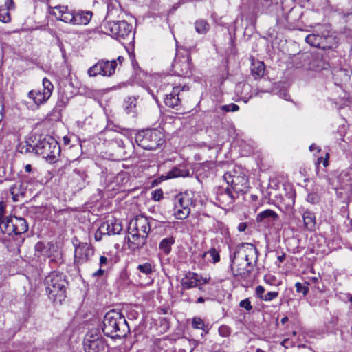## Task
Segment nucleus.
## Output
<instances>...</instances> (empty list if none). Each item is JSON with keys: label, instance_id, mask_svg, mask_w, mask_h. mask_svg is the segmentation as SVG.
<instances>
[{"label": "nucleus", "instance_id": "1", "mask_svg": "<svg viewBox=\"0 0 352 352\" xmlns=\"http://www.w3.org/2000/svg\"><path fill=\"white\" fill-rule=\"evenodd\" d=\"M102 331L112 338H122L129 332V327L121 312L111 310L104 317Z\"/></svg>", "mask_w": 352, "mask_h": 352}, {"label": "nucleus", "instance_id": "2", "mask_svg": "<svg viewBox=\"0 0 352 352\" xmlns=\"http://www.w3.org/2000/svg\"><path fill=\"white\" fill-rule=\"evenodd\" d=\"M46 292L50 299L61 303L66 297L67 282L65 276L58 272H52L45 278Z\"/></svg>", "mask_w": 352, "mask_h": 352}, {"label": "nucleus", "instance_id": "3", "mask_svg": "<svg viewBox=\"0 0 352 352\" xmlns=\"http://www.w3.org/2000/svg\"><path fill=\"white\" fill-rule=\"evenodd\" d=\"M135 142L144 149L155 150L164 144V135L157 129L143 130L136 134Z\"/></svg>", "mask_w": 352, "mask_h": 352}, {"label": "nucleus", "instance_id": "4", "mask_svg": "<svg viewBox=\"0 0 352 352\" xmlns=\"http://www.w3.org/2000/svg\"><path fill=\"white\" fill-rule=\"evenodd\" d=\"M36 153L52 162L60 155V146L52 137L40 136L36 142Z\"/></svg>", "mask_w": 352, "mask_h": 352}, {"label": "nucleus", "instance_id": "5", "mask_svg": "<svg viewBox=\"0 0 352 352\" xmlns=\"http://www.w3.org/2000/svg\"><path fill=\"white\" fill-rule=\"evenodd\" d=\"M196 200L192 192L186 191L179 193L175 198L174 214L177 219H185L188 217L190 207H195Z\"/></svg>", "mask_w": 352, "mask_h": 352}, {"label": "nucleus", "instance_id": "6", "mask_svg": "<svg viewBox=\"0 0 352 352\" xmlns=\"http://www.w3.org/2000/svg\"><path fill=\"white\" fill-rule=\"evenodd\" d=\"M258 252L256 248L252 243H243L238 245L230 255L231 261L248 263V267L252 264H257Z\"/></svg>", "mask_w": 352, "mask_h": 352}, {"label": "nucleus", "instance_id": "7", "mask_svg": "<svg viewBox=\"0 0 352 352\" xmlns=\"http://www.w3.org/2000/svg\"><path fill=\"white\" fill-rule=\"evenodd\" d=\"M225 181L230 188L236 194L243 195L245 193L249 186L248 179L243 173H238L235 170L233 172L226 173L223 175Z\"/></svg>", "mask_w": 352, "mask_h": 352}, {"label": "nucleus", "instance_id": "8", "mask_svg": "<svg viewBox=\"0 0 352 352\" xmlns=\"http://www.w3.org/2000/svg\"><path fill=\"white\" fill-rule=\"evenodd\" d=\"M83 345L85 352H105L108 348L105 339L96 331L87 333Z\"/></svg>", "mask_w": 352, "mask_h": 352}, {"label": "nucleus", "instance_id": "9", "mask_svg": "<svg viewBox=\"0 0 352 352\" xmlns=\"http://www.w3.org/2000/svg\"><path fill=\"white\" fill-rule=\"evenodd\" d=\"M2 227L3 233L8 235H20L26 232L29 228L25 219L16 217H7V221Z\"/></svg>", "mask_w": 352, "mask_h": 352}, {"label": "nucleus", "instance_id": "10", "mask_svg": "<svg viewBox=\"0 0 352 352\" xmlns=\"http://www.w3.org/2000/svg\"><path fill=\"white\" fill-rule=\"evenodd\" d=\"M107 29L112 36L118 40L126 39L132 34V25L126 21L109 22Z\"/></svg>", "mask_w": 352, "mask_h": 352}, {"label": "nucleus", "instance_id": "11", "mask_svg": "<svg viewBox=\"0 0 352 352\" xmlns=\"http://www.w3.org/2000/svg\"><path fill=\"white\" fill-rule=\"evenodd\" d=\"M43 91L40 89H34L28 93V96L37 105L45 102L51 96L54 86L50 80L47 78L43 79Z\"/></svg>", "mask_w": 352, "mask_h": 352}, {"label": "nucleus", "instance_id": "12", "mask_svg": "<svg viewBox=\"0 0 352 352\" xmlns=\"http://www.w3.org/2000/svg\"><path fill=\"white\" fill-rule=\"evenodd\" d=\"M189 90L188 86H176L173 88V91L170 94H167L164 98L165 104L172 109H179L181 107V100L183 96L182 92L187 91Z\"/></svg>", "mask_w": 352, "mask_h": 352}, {"label": "nucleus", "instance_id": "13", "mask_svg": "<svg viewBox=\"0 0 352 352\" xmlns=\"http://www.w3.org/2000/svg\"><path fill=\"white\" fill-rule=\"evenodd\" d=\"M94 250L87 243H80L75 248V263L78 265L83 264L89 261L94 255Z\"/></svg>", "mask_w": 352, "mask_h": 352}, {"label": "nucleus", "instance_id": "14", "mask_svg": "<svg viewBox=\"0 0 352 352\" xmlns=\"http://www.w3.org/2000/svg\"><path fill=\"white\" fill-rule=\"evenodd\" d=\"M173 67L175 72L180 76H188L191 74V61L189 55L177 56L173 63Z\"/></svg>", "mask_w": 352, "mask_h": 352}, {"label": "nucleus", "instance_id": "15", "mask_svg": "<svg viewBox=\"0 0 352 352\" xmlns=\"http://www.w3.org/2000/svg\"><path fill=\"white\" fill-rule=\"evenodd\" d=\"M50 9V14L54 16L57 20L74 25L76 10L69 11L67 6H57Z\"/></svg>", "mask_w": 352, "mask_h": 352}, {"label": "nucleus", "instance_id": "16", "mask_svg": "<svg viewBox=\"0 0 352 352\" xmlns=\"http://www.w3.org/2000/svg\"><path fill=\"white\" fill-rule=\"evenodd\" d=\"M128 230L148 236L151 231L150 221L144 216H138L130 221Z\"/></svg>", "mask_w": 352, "mask_h": 352}, {"label": "nucleus", "instance_id": "17", "mask_svg": "<svg viewBox=\"0 0 352 352\" xmlns=\"http://www.w3.org/2000/svg\"><path fill=\"white\" fill-rule=\"evenodd\" d=\"M256 264H252L248 267V263L231 261V269L234 276H239L243 280L250 277Z\"/></svg>", "mask_w": 352, "mask_h": 352}, {"label": "nucleus", "instance_id": "18", "mask_svg": "<svg viewBox=\"0 0 352 352\" xmlns=\"http://www.w3.org/2000/svg\"><path fill=\"white\" fill-rule=\"evenodd\" d=\"M238 197V195H236L229 187L220 189L217 193V200L222 208L230 206Z\"/></svg>", "mask_w": 352, "mask_h": 352}, {"label": "nucleus", "instance_id": "19", "mask_svg": "<svg viewBox=\"0 0 352 352\" xmlns=\"http://www.w3.org/2000/svg\"><path fill=\"white\" fill-rule=\"evenodd\" d=\"M148 236L128 230V245L132 250H140L146 244Z\"/></svg>", "mask_w": 352, "mask_h": 352}, {"label": "nucleus", "instance_id": "20", "mask_svg": "<svg viewBox=\"0 0 352 352\" xmlns=\"http://www.w3.org/2000/svg\"><path fill=\"white\" fill-rule=\"evenodd\" d=\"M101 230L105 232L107 235L119 234L122 230L120 222L116 219L107 220L101 225Z\"/></svg>", "mask_w": 352, "mask_h": 352}, {"label": "nucleus", "instance_id": "21", "mask_svg": "<svg viewBox=\"0 0 352 352\" xmlns=\"http://www.w3.org/2000/svg\"><path fill=\"white\" fill-rule=\"evenodd\" d=\"M200 278L201 276L198 274L189 272L181 280L182 289H190L197 287L201 282Z\"/></svg>", "mask_w": 352, "mask_h": 352}, {"label": "nucleus", "instance_id": "22", "mask_svg": "<svg viewBox=\"0 0 352 352\" xmlns=\"http://www.w3.org/2000/svg\"><path fill=\"white\" fill-rule=\"evenodd\" d=\"M329 67V63L327 62L322 56L319 54H312L309 58V68L312 70L322 71L327 69Z\"/></svg>", "mask_w": 352, "mask_h": 352}, {"label": "nucleus", "instance_id": "23", "mask_svg": "<svg viewBox=\"0 0 352 352\" xmlns=\"http://www.w3.org/2000/svg\"><path fill=\"white\" fill-rule=\"evenodd\" d=\"M278 219L279 216L275 211L267 209L258 213L256 216V220L258 223L273 224L274 222L277 221Z\"/></svg>", "mask_w": 352, "mask_h": 352}, {"label": "nucleus", "instance_id": "24", "mask_svg": "<svg viewBox=\"0 0 352 352\" xmlns=\"http://www.w3.org/2000/svg\"><path fill=\"white\" fill-rule=\"evenodd\" d=\"M337 45V41L336 36L330 34L329 31L326 28L322 31V38L320 42V48L322 50L332 49Z\"/></svg>", "mask_w": 352, "mask_h": 352}, {"label": "nucleus", "instance_id": "25", "mask_svg": "<svg viewBox=\"0 0 352 352\" xmlns=\"http://www.w3.org/2000/svg\"><path fill=\"white\" fill-rule=\"evenodd\" d=\"M190 172L183 166L174 167L171 170L168 172L166 175H162L163 179H168L176 178L178 177H186L189 176Z\"/></svg>", "mask_w": 352, "mask_h": 352}, {"label": "nucleus", "instance_id": "26", "mask_svg": "<svg viewBox=\"0 0 352 352\" xmlns=\"http://www.w3.org/2000/svg\"><path fill=\"white\" fill-rule=\"evenodd\" d=\"M93 13L89 10H78L75 11L74 25H87L89 23Z\"/></svg>", "mask_w": 352, "mask_h": 352}, {"label": "nucleus", "instance_id": "27", "mask_svg": "<svg viewBox=\"0 0 352 352\" xmlns=\"http://www.w3.org/2000/svg\"><path fill=\"white\" fill-rule=\"evenodd\" d=\"M36 136H31L28 140L21 142L19 145V151L21 153H28L34 152L36 153Z\"/></svg>", "mask_w": 352, "mask_h": 352}, {"label": "nucleus", "instance_id": "28", "mask_svg": "<svg viewBox=\"0 0 352 352\" xmlns=\"http://www.w3.org/2000/svg\"><path fill=\"white\" fill-rule=\"evenodd\" d=\"M100 62L103 70V76H111L115 73L118 66V63H116V60H109L101 59Z\"/></svg>", "mask_w": 352, "mask_h": 352}, {"label": "nucleus", "instance_id": "29", "mask_svg": "<svg viewBox=\"0 0 352 352\" xmlns=\"http://www.w3.org/2000/svg\"><path fill=\"white\" fill-rule=\"evenodd\" d=\"M265 66L261 61H254L252 63L251 73L255 79L260 78L263 76Z\"/></svg>", "mask_w": 352, "mask_h": 352}, {"label": "nucleus", "instance_id": "30", "mask_svg": "<svg viewBox=\"0 0 352 352\" xmlns=\"http://www.w3.org/2000/svg\"><path fill=\"white\" fill-rule=\"evenodd\" d=\"M175 243V238L170 236L163 239L159 245V249L166 255L170 253L172 250V245Z\"/></svg>", "mask_w": 352, "mask_h": 352}, {"label": "nucleus", "instance_id": "31", "mask_svg": "<svg viewBox=\"0 0 352 352\" xmlns=\"http://www.w3.org/2000/svg\"><path fill=\"white\" fill-rule=\"evenodd\" d=\"M10 193L12 195V199L14 201H18L20 197H24L25 194V188L23 184H15L10 188Z\"/></svg>", "mask_w": 352, "mask_h": 352}, {"label": "nucleus", "instance_id": "32", "mask_svg": "<svg viewBox=\"0 0 352 352\" xmlns=\"http://www.w3.org/2000/svg\"><path fill=\"white\" fill-rule=\"evenodd\" d=\"M305 227L309 230L314 228L316 225V217L314 213L305 211L302 215Z\"/></svg>", "mask_w": 352, "mask_h": 352}, {"label": "nucleus", "instance_id": "33", "mask_svg": "<svg viewBox=\"0 0 352 352\" xmlns=\"http://www.w3.org/2000/svg\"><path fill=\"white\" fill-rule=\"evenodd\" d=\"M322 38V32H321V34L314 33L309 34L308 36H306L305 41L311 46L320 48Z\"/></svg>", "mask_w": 352, "mask_h": 352}, {"label": "nucleus", "instance_id": "34", "mask_svg": "<svg viewBox=\"0 0 352 352\" xmlns=\"http://www.w3.org/2000/svg\"><path fill=\"white\" fill-rule=\"evenodd\" d=\"M195 28L199 34H206L210 29L209 23L204 19H199L195 21Z\"/></svg>", "mask_w": 352, "mask_h": 352}, {"label": "nucleus", "instance_id": "35", "mask_svg": "<svg viewBox=\"0 0 352 352\" xmlns=\"http://www.w3.org/2000/svg\"><path fill=\"white\" fill-rule=\"evenodd\" d=\"M137 104V98L134 96H129L125 100L124 107L126 111L129 113L135 111Z\"/></svg>", "mask_w": 352, "mask_h": 352}, {"label": "nucleus", "instance_id": "36", "mask_svg": "<svg viewBox=\"0 0 352 352\" xmlns=\"http://www.w3.org/2000/svg\"><path fill=\"white\" fill-rule=\"evenodd\" d=\"M87 74L91 77H94L98 75L103 76V70L101 65L100 60H99L94 65L89 67Z\"/></svg>", "mask_w": 352, "mask_h": 352}, {"label": "nucleus", "instance_id": "37", "mask_svg": "<svg viewBox=\"0 0 352 352\" xmlns=\"http://www.w3.org/2000/svg\"><path fill=\"white\" fill-rule=\"evenodd\" d=\"M86 175L84 173L78 172L75 173L72 177V181L76 183V187L78 189H82L85 187Z\"/></svg>", "mask_w": 352, "mask_h": 352}, {"label": "nucleus", "instance_id": "38", "mask_svg": "<svg viewBox=\"0 0 352 352\" xmlns=\"http://www.w3.org/2000/svg\"><path fill=\"white\" fill-rule=\"evenodd\" d=\"M35 256L40 257L41 256H46L48 254L49 250L45 245L41 242H38L34 246Z\"/></svg>", "mask_w": 352, "mask_h": 352}, {"label": "nucleus", "instance_id": "39", "mask_svg": "<svg viewBox=\"0 0 352 352\" xmlns=\"http://www.w3.org/2000/svg\"><path fill=\"white\" fill-rule=\"evenodd\" d=\"M137 268L140 272L144 274L145 275H149L154 271V266L152 265L150 263L140 264Z\"/></svg>", "mask_w": 352, "mask_h": 352}, {"label": "nucleus", "instance_id": "40", "mask_svg": "<svg viewBox=\"0 0 352 352\" xmlns=\"http://www.w3.org/2000/svg\"><path fill=\"white\" fill-rule=\"evenodd\" d=\"M208 254L212 257L214 263H218L220 261L219 253L214 248L210 249L208 252H204L201 255L202 258H205Z\"/></svg>", "mask_w": 352, "mask_h": 352}, {"label": "nucleus", "instance_id": "41", "mask_svg": "<svg viewBox=\"0 0 352 352\" xmlns=\"http://www.w3.org/2000/svg\"><path fill=\"white\" fill-rule=\"evenodd\" d=\"M5 214V204L3 202H0V232L3 233V228L2 227L7 221V217L4 218Z\"/></svg>", "mask_w": 352, "mask_h": 352}, {"label": "nucleus", "instance_id": "42", "mask_svg": "<svg viewBox=\"0 0 352 352\" xmlns=\"http://www.w3.org/2000/svg\"><path fill=\"white\" fill-rule=\"evenodd\" d=\"M308 285L309 284L307 283L301 284L300 283L297 282L295 284V287H296V292L298 293H302L303 296H305L309 292Z\"/></svg>", "mask_w": 352, "mask_h": 352}, {"label": "nucleus", "instance_id": "43", "mask_svg": "<svg viewBox=\"0 0 352 352\" xmlns=\"http://www.w3.org/2000/svg\"><path fill=\"white\" fill-rule=\"evenodd\" d=\"M192 326L195 329H204L205 324L201 318L196 317L192 319Z\"/></svg>", "mask_w": 352, "mask_h": 352}, {"label": "nucleus", "instance_id": "44", "mask_svg": "<svg viewBox=\"0 0 352 352\" xmlns=\"http://www.w3.org/2000/svg\"><path fill=\"white\" fill-rule=\"evenodd\" d=\"M219 333L222 337H228L231 333L230 329L227 325H221L219 328Z\"/></svg>", "mask_w": 352, "mask_h": 352}, {"label": "nucleus", "instance_id": "45", "mask_svg": "<svg viewBox=\"0 0 352 352\" xmlns=\"http://www.w3.org/2000/svg\"><path fill=\"white\" fill-rule=\"evenodd\" d=\"M278 296V292H269L263 297L262 300L263 301H271L275 298H276Z\"/></svg>", "mask_w": 352, "mask_h": 352}, {"label": "nucleus", "instance_id": "46", "mask_svg": "<svg viewBox=\"0 0 352 352\" xmlns=\"http://www.w3.org/2000/svg\"><path fill=\"white\" fill-rule=\"evenodd\" d=\"M239 305L241 307L244 308L247 311H250L252 309V306L248 298H245L241 300L239 303Z\"/></svg>", "mask_w": 352, "mask_h": 352}, {"label": "nucleus", "instance_id": "47", "mask_svg": "<svg viewBox=\"0 0 352 352\" xmlns=\"http://www.w3.org/2000/svg\"><path fill=\"white\" fill-rule=\"evenodd\" d=\"M265 292V288L262 285L256 286L255 289V294L258 298L262 300L263 297L265 296L264 293Z\"/></svg>", "mask_w": 352, "mask_h": 352}, {"label": "nucleus", "instance_id": "48", "mask_svg": "<svg viewBox=\"0 0 352 352\" xmlns=\"http://www.w3.org/2000/svg\"><path fill=\"white\" fill-rule=\"evenodd\" d=\"M222 109L226 112H229V111H236L239 109V107L238 105L235 104H227V105H223L222 107Z\"/></svg>", "mask_w": 352, "mask_h": 352}, {"label": "nucleus", "instance_id": "49", "mask_svg": "<svg viewBox=\"0 0 352 352\" xmlns=\"http://www.w3.org/2000/svg\"><path fill=\"white\" fill-rule=\"evenodd\" d=\"M0 21L3 23H9L11 21V16L8 12H1L0 9Z\"/></svg>", "mask_w": 352, "mask_h": 352}, {"label": "nucleus", "instance_id": "50", "mask_svg": "<svg viewBox=\"0 0 352 352\" xmlns=\"http://www.w3.org/2000/svg\"><path fill=\"white\" fill-rule=\"evenodd\" d=\"M152 198L155 201H160L163 198V192L161 189H157L152 192Z\"/></svg>", "mask_w": 352, "mask_h": 352}, {"label": "nucleus", "instance_id": "51", "mask_svg": "<svg viewBox=\"0 0 352 352\" xmlns=\"http://www.w3.org/2000/svg\"><path fill=\"white\" fill-rule=\"evenodd\" d=\"M105 234H107L105 233V232L101 230V227L100 226L99 228L95 232L94 237L96 241H99L102 240V236Z\"/></svg>", "mask_w": 352, "mask_h": 352}, {"label": "nucleus", "instance_id": "52", "mask_svg": "<svg viewBox=\"0 0 352 352\" xmlns=\"http://www.w3.org/2000/svg\"><path fill=\"white\" fill-rule=\"evenodd\" d=\"M329 157V153H327L324 159H323L322 157L318 158V163L322 162L323 166L324 167H327L329 165V161H328Z\"/></svg>", "mask_w": 352, "mask_h": 352}, {"label": "nucleus", "instance_id": "53", "mask_svg": "<svg viewBox=\"0 0 352 352\" xmlns=\"http://www.w3.org/2000/svg\"><path fill=\"white\" fill-rule=\"evenodd\" d=\"M307 200L312 204L318 201V196L316 194H309Z\"/></svg>", "mask_w": 352, "mask_h": 352}, {"label": "nucleus", "instance_id": "54", "mask_svg": "<svg viewBox=\"0 0 352 352\" xmlns=\"http://www.w3.org/2000/svg\"><path fill=\"white\" fill-rule=\"evenodd\" d=\"M109 260L107 257L104 256H101L100 258V267H103L106 265L108 263Z\"/></svg>", "mask_w": 352, "mask_h": 352}, {"label": "nucleus", "instance_id": "55", "mask_svg": "<svg viewBox=\"0 0 352 352\" xmlns=\"http://www.w3.org/2000/svg\"><path fill=\"white\" fill-rule=\"evenodd\" d=\"M5 6H6L8 10H10L14 8V1L13 0H6Z\"/></svg>", "mask_w": 352, "mask_h": 352}, {"label": "nucleus", "instance_id": "56", "mask_svg": "<svg viewBox=\"0 0 352 352\" xmlns=\"http://www.w3.org/2000/svg\"><path fill=\"white\" fill-rule=\"evenodd\" d=\"M104 270L100 268L98 270H97L96 272H95L93 274V276L94 277L101 276L104 274Z\"/></svg>", "mask_w": 352, "mask_h": 352}, {"label": "nucleus", "instance_id": "57", "mask_svg": "<svg viewBox=\"0 0 352 352\" xmlns=\"http://www.w3.org/2000/svg\"><path fill=\"white\" fill-rule=\"evenodd\" d=\"M247 228V224L246 223H241L238 226V230L239 232H244Z\"/></svg>", "mask_w": 352, "mask_h": 352}, {"label": "nucleus", "instance_id": "58", "mask_svg": "<svg viewBox=\"0 0 352 352\" xmlns=\"http://www.w3.org/2000/svg\"><path fill=\"white\" fill-rule=\"evenodd\" d=\"M116 142L118 143V145L120 147L124 148L125 146V143L123 140L120 139L118 138H116Z\"/></svg>", "mask_w": 352, "mask_h": 352}, {"label": "nucleus", "instance_id": "59", "mask_svg": "<svg viewBox=\"0 0 352 352\" xmlns=\"http://www.w3.org/2000/svg\"><path fill=\"white\" fill-rule=\"evenodd\" d=\"M169 309L168 308H161L159 311L160 314H167L168 313Z\"/></svg>", "mask_w": 352, "mask_h": 352}, {"label": "nucleus", "instance_id": "60", "mask_svg": "<svg viewBox=\"0 0 352 352\" xmlns=\"http://www.w3.org/2000/svg\"><path fill=\"white\" fill-rule=\"evenodd\" d=\"M280 96L287 100H289V95L287 92L280 94Z\"/></svg>", "mask_w": 352, "mask_h": 352}, {"label": "nucleus", "instance_id": "61", "mask_svg": "<svg viewBox=\"0 0 352 352\" xmlns=\"http://www.w3.org/2000/svg\"><path fill=\"white\" fill-rule=\"evenodd\" d=\"M25 170L27 173H30L32 170V166L30 164H27L25 166Z\"/></svg>", "mask_w": 352, "mask_h": 352}, {"label": "nucleus", "instance_id": "62", "mask_svg": "<svg viewBox=\"0 0 352 352\" xmlns=\"http://www.w3.org/2000/svg\"><path fill=\"white\" fill-rule=\"evenodd\" d=\"M285 254H283L282 255L278 256V260L279 261L280 263H282L285 260Z\"/></svg>", "mask_w": 352, "mask_h": 352}, {"label": "nucleus", "instance_id": "63", "mask_svg": "<svg viewBox=\"0 0 352 352\" xmlns=\"http://www.w3.org/2000/svg\"><path fill=\"white\" fill-rule=\"evenodd\" d=\"M200 279H201V282L202 281V283H201V284H206V283H208V281H209V280H210V278H202V277L201 276Z\"/></svg>", "mask_w": 352, "mask_h": 352}, {"label": "nucleus", "instance_id": "64", "mask_svg": "<svg viewBox=\"0 0 352 352\" xmlns=\"http://www.w3.org/2000/svg\"><path fill=\"white\" fill-rule=\"evenodd\" d=\"M243 90L248 91L250 89V85L247 84H243L242 86Z\"/></svg>", "mask_w": 352, "mask_h": 352}]
</instances>
